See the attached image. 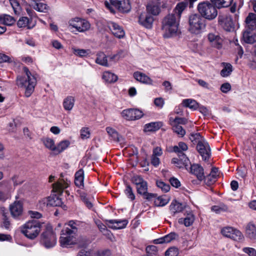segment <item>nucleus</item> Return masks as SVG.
<instances>
[{"instance_id": "f257e3e1", "label": "nucleus", "mask_w": 256, "mask_h": 256, "mask_svg": "<svg viewBox=\"0 0 256 256\" xmlns=\"http://www.w3.org/2000/svg\"><path fill=\"white\" fill-rule=\"evenodd\" d=\"M22 75L18 76L16 84L18 86L25 88L24 94L26 97L31 96L36 84V79L28 69L24 67Z\"/></svg>"}, {"instance_id": "f03ea898", "label": "nucleus", "mask_w": 256, "mask_h": 256, "mask_svg": "<svg viewBox=\"0 0 256 256\" xmlns=\"http://www.w3.org/2000/svg\"><path fill=\"white\" fill-rule=\"evenodd\" d=\"M180 20V19L173 13L168 14L164 18L162 22V28L164 31V38L173 37L179 34Z\"/></svg>"}, {"instance_id": "7ed1b4c3", "label": "nucleus", "mask_w": 256, "mask_h": 256, "mask_svg": "<svg viewBox=\"0 0 256 256\" xmlns=\"http://www.w3.org/2000/svg\"><path fill=\"white\" fill-rule=\"evenodd\" d=\"M197 8L200 16L202 18L208 20L215 18L218 15L216 6L208 2H203L199 3Z\"/></svg>"}, {"instance_id": "20e7f679", "label": "nucleus", "mask_w": 256, "mask_h": 256, "mask_svg": "<svg viewBox=\"0 0 256 256\" xmlns=\"http://www.w3.org/2000/svg\"><path fill=\"white\" fill-rule=\"evenodd\" d=\"M40 226V223L38 220H29L22 226L21 232L26 238L33 240L38 235Z\"/></svg>"}, {"instance_id": "39448f33", "label": "nucleus", "mask_w": 256, "mask_h": 256, "mask_svg": "<svg viewBox=\"0 0 256 256\" xmlns=\"http://www.w3.org/2000/svg\"><path fill=\"white\" fill-rule=\"evenodd\" d=\"M110 4L105 2L106 6L112 13L115 12L114 8L122 13L128 12L131 9V5L129 0H110Z\"/></svg>"}, {"instance_id": "423d86ee", "label": "nucleus", "mask_w": 256, "mask_h": 256, "mask_svg": "<svg viewBox=\"0 0 256 256\" xmlns=\"http://www.w3.org/2000/svg\"><path fill=\"white\" fill-rule=\"evenodd\" d=\"M189 31L192 34H198L205 26L204 20L198 14H192L188 20Z\"/></svg>"}, {"instance_id": "0eeeda50", "label": "nucleus", "mask_w": 256, "mask_h": 256, "mask_svg": "<svg viewBox=\"0 0 256 256\" xmlns=\"http://www.w3.org/2000/svg\"><path fill=\"white\" fill-rule=\"evenodd\" d=\"M76 232L71 230L68 228H66L62 231L60 238V242L62 246L68 247L76 244Z\"/></svg>"}, {"instance_id": "6e6552de", "label": "nucleus", "mask_w": 256, "mask_h": 256, "mask_svg": "<svg viewBox=\"0 0 256 256\" xmlns=\"http://www.w3.org/2000/svg\"><path fill=\"white\" fill-rule=\"evenodd\" d=\"M40 242L47 248H51L56 244V236L53 232L51 226H47L46 230L42 232L41 236Z\"/></svg>"}, {"instance_id": "1a4fd4ad", "label": "nucleus", "mask_w": 256, "mask_h": 256, "mask_svg": "<svg viewBox=\"0 0 256 256\" xmlns=\"http://www.w3.org/2000/svg\"><path fill=\"white\" fill-rule=\"evenodd\" d=\"M146 10L147 12L151 15L147 16L145 18V28H152L154 20L153 16L158 15L160 12V8L157 2H151L148 3Z\"/></svg>"}, {"instance_id": "9d476101", "label": "nucleus", "mask_w": 256, "mask_h": 256, "mask_svg": "<svg viewBox=\"0 0 256 256\" xmlns=\"http://www.w3.org/2000/svg\"><path fill=\"white\" fill-rule=\"evenodd\" d=\"M68 26L70 29L74 28L77 32H84L90 30V22L82 18H75L68 21Z\"/></svg>"}, {"instance_id": "9b49d317", "label": "nucleus", "mask_w": 256, "mask_h": 256, "mask_svg": "<svg viewBox=\"0 0 256 256\" xmlns=\"http://www.w3.org/2000/svg\"><path fill=\"white\" fill-rule=\"evenodd\" d=\"M222 234L226 238L232 240L240 242L244 240V236L241 232L231 226H225L221 229Z\"/></svg>"}, {"instance_id": "f8f14e48", "label": "nucleus", "mask_w": 256, "mask_h": 256, "mask_svg": "<svg viewBox=\"0 0 256 256\" xmlns=\"http://www.w3.org/2000/svg\"><path fill=\"white\" fill-rule=\"evenodd\" d=\"M170 198L166 195L156 196L154 194L145 192V204L146 202H153L154 204L157 206H164L167 204Z\"/></svg>"}, {"instance_id": "ddd939ff", "label": "nucleus", "mask_w": 256, "mask_h": 256, "mask_svg": "<svg viewBox=\"0 0 256 256\" xmlns=\"http://www.w3.org/2000/svg\"><path fill=\"white\" fill-rule=\"evenodd\" d=\"M143 114V112L137 108H126L120 112L121 116L126 120H138Z\"/></svg>"}, {"instance_id": "4468645a", "label": "nucleus", "mask_w": 256, "mask_h": 256, "mask_svg": "<svg viewBox=\"0 0 256 256\" xmlns=\"http://www.w3.org/2000/svg\"><path fill=\"white\" fill-rule=\"evenodd\" d=\"M238 22V18L234 16L233 20L232 16H226L219 18V22L223 28L226 31H231L234 30V24Z\"/></svg>"}, {"instance_id": "2eb2a0df", "label": "nucleus", "mask_w": 256, "mask_h": 256, "mask_svg": "<svg viewBox=\"0 0 256 256\" xmlns=\"http://www.w3.org/2000/svg\"><path fill=\"white\" fill-rule=\"evenodd\" d=\"M196 148L202 159L208 160L210 156V149L208 143L204 140L199 141Z\"/></svg>"}, {"instance_id": "dca6fc26", "label": "nucleus", "mask_w": 256, "mask_h": 256, "mask_svg": "<svg viewBox=\"0 0 256 256\" xmlns=\"http://www.w3.org/2000/svg\"><path fill=\"white\" fill-rule=\"evenodd\" d=\"M10 210L12 216L14 218H18L22 214V204L20 200H16L10 206Z\"/></svg>"}, {"instance_id": "f3484780", "label": "nucleus", "mask_w": 256, "mask_h": 256, "mask_svg": "<svg viewBox=\"0 0 256 256\" xmlns=\"http://www.w3.org/2000/svg\"><path fill=\"white\" fill-rule=\"evenodd\" d=\"M108 26L116 37L122 38L125 36V32L122 28L118 24L113 22H110L108 23Z\"/></svg>"}, {"instance_id": "a211bd4d", "label": "nucleus", "mask_w": 256, "mask_h": 256, "mask_svg": "<svg viewBox=\"0 0 256 256\" xmlns=\"http://www.w3.org/2000/svg\"><path fill=\"white\" fill-rule=\"evenodd\" d=\"M40 202L44 205L52 206H60L62 204L61 198L56 194H52L48 198H44L40 201Z\"/></svg>"}, {"instance_id": "6ab92c4d", "label": "nucleus", "mask_w": 256, "mask_h": 256, "mask_svg": "<svg viewBox=\"0 0 256 256\" xmlns=\"http://www.w3.org/2000/svg\"><path fill=\"white\" fill-rule=\"evenodd\" d=\"M70 184V181L67 180L60 179L52 184V192L56 193L58 194H60L63 190L69 186Z\"/></svg>"}, {"instance_id": "aec40b11", "label": "nucleus", "mask_w": 256, "mask_h": 256, "mask_svg": "<svg viewBox=\"0 0 256 256\" xmlns=\"http://www.w3.org/2000/svg\"><path fill=\"white\" fill-rule=\"evenodd\" d=\"M172 163L178 168H182L185 167L186 169H188L187 167L188 166L190 160L186 154L184 153H181V154H178V158H172Z\"/></svg>"}, {"instance_id": "412c9836", "label": "nucleus", "mask_w": 256, "mask_h": 256, "mask_svg": "<svg viewBox=\"0 0 256 256\" xmlns=\"http://www.w3.org/2000/svg\"><path fill=\"white\" fill-rule=\"evenodd\" d=\"M128 224V221L126 220H110L106 221L108 226L114 230L124 228Z\"/></svg>"}, {"instance_id": "4be33fe9", "label": "nucleus", "mask_w": 256, "mask_h": 256, "mask_svg": "<svg viewBox=\"0 0 256 256\" xmlns=\"http://www.w3.org/2000/svg\"><path fill=\"white\" fill-rule=\"evenodd\" d=\"M208 39L212 46L217 48H220L222 47V39L216 33L208 34Z\"/></svg>"}, {"instance_id": "5701e85b", "label": "nucleus", "mask_w": 256, "mask_h": 256, "mask_svg": "<svg viewBox=\"0 0 256 256\" xmlns=\"http://www.w3.org/2000/svg\"><path fill=\"white\" fill-rule=\"evenodd\" d=\"M243 40L248 44H252L256 42V30L246 29L242 36Z\"/></svg>"}, {"instance_id": "b1692460", "label": "nucleus", "mask_w": 256, "mask_h": 256, "mask_svg": "<svg viewBox=\"0 0 256 256\" xmlns=\"http://www.w3.org/2000/svg\"><path fill=\"white\" fill-rule=\"evenodd\" d=\"M132 182L136 186L138 193L144 196V181L142 177L134 176L132 177Z\"/></svg>"}, {"instance_id": "393cba45", "label": "nucleus", "mask_w": 256, "mask_h": 256, "mask_svg": "<svg viewBox=\"0 0 256 256\" xmlns=\"http://www.w3.org/2000/svg\"><path fill=\"white\" fill-rule=\"evenodd\" d=\"M246 236L252 240H256V224L253 222H250L246 226Z\"/></svg>"}, {"instance_id": "a878e982", "label": "nucleus", "mask_w": 256, "mask_h": 256, "mask_svg": "<svg viewBox=\"0 0 256 256\" xmlns=\"http://www.w3.org/2000/svg\"><path fill=\"white\" fill-rule=\"evenodd\" d=\"M75 98L72 96H66L62 101V106L66 112H70L74 108L75 104Z\"/></svg>"}, {"instance_id": "bb28decb", "label": "nucleus", "mask_w": 256, "mask_h": 256, "mask_svg": "<svg viewBox=\"0 0 256 256\" xmlns=\"http://www.w3.org/2000/svg\"><path fill=\"white\" fill-rule=\"evenodd\" d=\"M218 176V169L216 168H212L210 173L206 177L204 176V183L208 186H210L214 184L216 182Z\"/></svg>"}, {"instance_id": "cd10ccee", "label": "nucleus", "mask_w": 256, "mask_h": 256, "mask_svg": "<svg viewBox=\"0 0 256 256\" xmlns=\"http://www.w3.org/2000/svg\"><path fill=\"white\" fill-rule=\"evenodd\" d=\"M245 22L246 29L256 30V14L250 13L246 18Z\"/></svg>"}, {"instance_id": "c85d7f7f", "label": "nucleus", "mask_w": 256, "mask_h": 256, "mask_svg": "<svg viewBox=\"0 0 256 256\" xmlns=\"http://www.w3.org/2000/svg\"><path fill=\"white\" fill-rule=\"evenodd\" d=\"M190 172L196 175L197 178L202 180L204 178V173L203 168L198 164H194L191 166Z\"/></svg>"}, {"instance_id": "c756f323", "label": "nucleus", "mask_w": 256, "mask_h": 256, "mask_svg": "<svg viewBox=\"0 0 256 256\" xmlns=\"http://www.w3.org/2000/svg\"><path fill=\"white\" fill-rule=\"evenodd\" d=\"M178 238V234L175 232H170V234L155 240L156 244L168 243L176 240Z\"/></svg>"}, {"instance_id": "7c9ffc66", "label": "nucleus", "mask_w": 256, "mask_h": 256, "mask_svg": "<svg viewBox=\"0 0 256 256\" xmlns=\"http://www.w3.org/2000/svg\"><path fill=\"white\" fill-rule=\"evenodd\" d=\"M163 126L161 122H152L145 124V132H154Z\"/></svg>"}, {"instance_id": "2f4dec72", "label": "nucleus", "mask_w": 256, "mask_h": 256, "mask_svg": "<svg viewBox=\"0 0 256 256\" xmlns=\"http://www.w3.org/2000/svg\"><path fill=\"white\" fill-rule=\"evenodd\" d=\"M5 182L0 183V200H6L10 196V190L4 186Z\"/></svg>"}, {"instance_id": "473e14b6", "label": "nucleus", "mask_w": 256, "mask_h": 256, "mask_svg": "<svg viewBox=\"0 0 256 256\" xmlns=\"http://www.w3.org/2000/svg\"><path fill=\"white\" fill-rule=\"evenodd\" d=\"M84 172L82 169H80L75 174V184L78 187L84 186Z\"/></svg>"}, {"instance_id": "72a5a7b5", "label": "nucleus", "mask_w": 256, "mask_h": 256, "mask_svg": "<svg viewBox=\"0 0 256 256\" xmlns=\"http://www.w3.org/2000/svg\"><path fill=\"white\" fill-rule=\"evenodd\" d=\"M71 49L74 54L81 58L87 56L90 54V50L88 49H81L74 46L72 47Z\"/></svg>"}, {"instance_id": "f704fd0d", "label": "nucleus", "mask_w": 256, "mask_h": 256, "mask_svg": "<svg viewBox=\"0 0 256 256\" xmlns=\"http://www.w3.org/2000/svg\"><path fill=\"white\" fill-rule=\"evenodd\" d=\"M102 78L106 82L108 83L114 82L118 80V76L110 71L104 72Z\"/></svg>"}, {"instance_id": "c9c22d12", "label": "nucleus", "mask_w": 256, "mask_h": 256, "mask_svg": "<svg viewBox=\"0 0 256 256\" xmlns=\"http://www.w3.org/2000/svg\"><path fill=\"white\" fill-rule=\"evenodd\" d=\"M194 220V216L192 213H189L186 218H180L178 220V222L180 224H184L186 226H191Z\"/></svg>"}, {"instance_id": "e433bc0d", "label": "nucleus", "mask_w": 256, "mask_h": 256, "mask_svg": "<svg viewBox=\"0 0 256 256\" xmlns=\"http://www.w3.org/2000/svg\"><path fill=\"white\" fill-rule=\"evenodd\" d=\"M187 6V4L184 2H179L178 4L174 10V13L176 16L178 18H180L181 15L183 11L186 9Z\"/></svg>"}, {"instance_id": "4c0bfd02", "label": "nucleus", "mask_w": 256, "mask_h": 256, "mask_svg": "<svg viewBox=\"0 0 256 256\" xmlns=\"http://www.w3.org/2000/svg\"><path fill=\"white\" fill-rule=\"evenodd\" d=\"M96 62L102 66H108L107 56L104 52H100L97 54Z\"/></svg>"}, {"instance_id": "58836bf2", "label": "nucleus", "mask_w": 256, "mask_h": 256, "mask_svg": "<svg viewBox=\"0 0 256 256\" xmlns=\"http://www.w3.org/2000/svg\"><path fill=\"white\" fill-rule=\"evenodd\" d=\"M70 144V142L68 140L61 141L56 146L54 154H58L62 152L69 146Z\"/></svg>"}, {"instance_id": "ea45409f", "label": "nucleus", "mask_w": 256, "mask_h": 256, "mask_svg": "<svg viewBox=\"0 0 256 256\" xmlns=\"http://www.w3.org/2000/svg\"><path fill=\"white\" fill-rule=\"evenodd\" d=\"M106 131L108 135L114 140L120 142H122L123 138L118 134V132L114 128L111 127H107Z\"/></svg>"}, {"instance_id": "a19ab883", "label": "nucleus", "mask_w": 256, "mask_h": 256, "mask_svg": "<svg viewBox=\"0 0 256 256\" xmlns=\"http://www.w3.org/2000/svg\"><path fill=\"white\" fill-rule=\"evenodd\" d=\"M183 209V205L176 201H173L170 206V211L174 214L181 212Z\"/></svg>"}, {"instance_id": "79ce46f5", "label": "nucleus", "mask_w": 256, "mask_h": 256, "mask_svg": "<svg viewBox=\"0 0 256 256\" xmlns=\"http://www.w3.org/2000/svg\"><path fill=\"white\" fill-rule=\"evenodd\" d=\"M216 8H220L228 6L232 2V0H210Z\"/></svg>"}, {"instance_id": "37998d69", "label": "nucleus", "mask_w": 256, "mask_h": 256, "mask_svg": "<svg viewBox=\"0 0 256 256\" xmlns=\"http://www.w3.org/2000/svg\"><path fill=\"white\" fill-rule=\"evenodd\" d=\"M44 146L49 150L54 152L56 146L54 144V141L53 139L50 138H44L42 140Z\"/></svg>"}, {"instance_id": "c03bdc74", "label": "nucleus", "mask_w": 256, "mask_h": 256, "mask_svg": "<svg viewBox=\"0 0 256 256\" xmlns=\"http://www.w3.org/2000/svg\"><path fill=\"white\" fill-rule=\"evenodd\" d=\"M172 152L178 153V154H181L182 151H186L188 150L187 145L183 142H180L178 146H175L170 148Z\"/></svg>"}, {"instance_id": "a18cd8bd", "label": "nucleus", "mask_w": 256, "mask_h": 256, "mask_svg": "<svg viewBox=\"0 0 256 256\" xmlns=\"http://www.w3.org/2000/svg\"><path fill=\"white\" fill-rule=\"evenodd\" d=\"M182 104L184 106L193 110L196 109L198 106V103L195 100L190 98L184 100Z\"/></svg>"}, {"instance_id": "49530a36", "label": "nucleus", "mask_w": 256, "mask_h": 256, "mask_svg": "<svg viewBox=\"0 0 256 256\" xmlns=\"http://www.w3.org/2000/svg\"><path fill=\"white\" fill-rule=\"evenodd\" d=\"M18 26L20 28L27 27L30 28L33 27L34 25L31 26L30 20L27 17H22L18 20L17 23Z\"/></svg>"}, {"instance_id": "de8ad7c7", "label": "nucleus", "mask_w": 256, "mask_h": 256, "mask_svg": "<svg viewBox=\"0 0 256 256\" xmlns=\"http://www.w3.org/2000/svg\"><path fill=\"white\" fill-rule=\"evenodd\" d=\"M33 8L39 12H46L49 9V6L45 3L38 2L36 3Z\"/></svg>"}, {"instance_id": "09e8293b", "label": "nucleus", "mask_w": 256, "mask_h": 256, "mask_svg": "<svg viewBox=\"0 0 256 256\" xmlns=\"http://www.w3.org/2000/svg\"><path fill=\"white\" fill-rule=\"evenodd\" d=\"M0 22L5 25L11 26L15 22L14 18L9 15L0 16Z\"/></svg>"}, {"instance_id": "8fccbe9b", "label": "nucleus", "mask_w": 256, "mask_h": 256, "mask_svg": "<svg viewBox=\"0 0 256 256\" xmlns=\"http://www.w3.org/2000/svg\"><path fill=\"white\" fill-rule=\"evenodd\" d=\"M232 71V66L230 64H224V68L221 70L220 74L223 77L228 76Z\"/></svg>"}, {"instance_id": "3c124183", "label": "nucleus", "mask_w": 256, "mask_h": 256, "mask_svg": "<svg viewBox=\"0 0 256 256\" xmlns=\"http://www.w3.org/2000/svg\"><path fill=\"white\" fill-rule=\"evenodd\" d=\"M211 210L216 214H220L222 212L228 211V207L224 204H220L218 206H212L211 208Z\"/></svg>"}, {"instance_id": "603ef678", "label": "nucleus", "mask_w": 256, "mask_h": 256, "mask_svg": "<svg viewBox=\"0 0 256 256\" xmlns=\"http://www.w3.org/2000/svg\"><path fill=\"white\" fill-rule=\"evenodd\" d=\"M156 184L157 186L164 192H167L170 190V185L162 180H157Z\"/></svg>"}, {"instance_id": "864d4df0", "label": "nucleus", "mask_w": 256, "mask_h": 256, "mask_svg": "<svg viewBox=\"0 0 256 256\" xmlns=\"http://www.w3.org/2000/svg\"><path fill=\"white\" fill-rule=\"evenodd\" d=\"M9 2L12 8L16 14H20L21 10V6L20 2L18 0H9Z\"/></svg>"}, {"instance_id": "5fc2aeb1", "label": "nucleus", "mask_w": 256, "mask_h": 256, "mask_svg": "<svg viewBox=\"0 0 256 256\" xmlns=\"http://www.w3.org/2000/svg\"><path fill=\"white\" fill-rule=\"evenodd\" d=\"M170 124L172 126L174 131L176 134L182 137L185 135L186 131L182 126L178 124Z\"/></svg>"}, {"instance_id": "6e6d98bb", "label": "nucleus", "mask_w": 256, "mask_h": 256, "mask_svg": "<svg viewBox=\"0 0 256 256\" xmlns=\"http://www.w3.org/2000/svg\"><path fill=\"white\" fill-rule=\"evenodd\" d=\"M78 194L80 195L81 198V199L84 201L86 205L88 208H90L92 206V204L89 202L86 198V194L82 190H78L77 191Z\"/></svg>"}, {"instance_id": "4d7b16f0", "label": "nucleus", "mask_w": 256, "mask_h": 256, "mask_svg": "<svg viewBox=\"0 0 256 256\" xmlns=\"http://www.w3.org/2000/svg\"><path fill=\"white\" fill-rule=\"evenodd\" d=\"M178 250L176 247L169 248L165 252L166 256H178Z\"/></svg>"}, {"instance_id": "13d9d810", "label": "nucleus", "mask_w": 256, "mask_h": 256, "mask_svg": "<svg viewBox=\"0 0 256 256\" xmlns=\"http://www.w3.org/2000/svg\"><path fill=\"white\" fill-rule=\"evenodd\" d=\"M80 138L83 139H87L90 137V132L88 128H82L80 131Z\"/></svg>"}, {"instance_id": "bf43d9fd", "label": "nucleus", "mask_w": 256, "mask_h": 256, "mask_svg": "<svg viewBox=\"0 0 256 256\" xmlns=\"http://www.w3.org/2000/svg\"><path fill=\"white\" fill-rule=\"evenodd\" d=\"M124 193L127 197L133 200L135 198V196L132 192V188L129 185L126 186V188L124 190Z\"/></svg>"}, {"instance_id": "052dcab7", "label": "nucleus", "mask_w": 256, "mask_h": 256, "mask_svg": "<svg viewBox=\"0 0 256 256\" xmlns=\"http://www.w3.org/2000/svg\"><path fill=\"white\" fill-rule=\"evenodd\" d=\"M94 256H112V254L110 250H104L94 252Z\"/></svg>"}, {"instance_id": "680f3d73", "label": "nucleus", "mask_w": 256, "mask_h": 256, "mask_svg": "<svg viewBox=\"0 0 256 256\" xmlns=\"http://www.w3.org/2000/svg\"><path fill=\"white\" fill-rule=\"evenodd\" d=\"M170 124H186V120L184 118H176L172 120L171 118L170 120Z\"/></svg>"}, {"instance_id": "e2e57ef3", "label": "nucleus", "mask_w": 256, "mask_h": 256, "mask_svg": "<svg viewBox=\"0 0 256 256\" xmlns=\"http://www.w3.org/2000/svg\"><path fill=\"white\" fill-rule=\"evenodd\" d=\"M13 62L12 58L4 54L0 53V64L6 62L11 63Z\"/></svg>"}, {"instance_id": "0e129e2a", "label": "nucleus", "mask_w": 256, "mask_h": 256, "mask_svg": "<svg viewBox=\"0 0 256 256\" xmlns=\"http://www.w3.org/2000/svg\"><path fill=\"white\" fill-rule=\"evenodd\" d=\"M242 251L249 256H256V250L252 248H244Z\"/></svg>"}, {"instance_id": "69168bd1", "label": "nucleus", "mask_w": 256, "mask_h": 256, "mask_svg": "<svg viewBox=\"0 0 256 256\" xmlns=\"http://www.w3.org/2000/svg\"><path fill=\"white\" fill-rule=\"evenodd\" d=\"M134 76L137 81L142 83L144 82V76L142 72H136L134 73Z\"/></svg>"}, {"instance_id": "338daca9", "label": "nucleus", "mask_w": 256, "mask_h": 256, "mask_svg": "<svg viewBox=\"0 0 256 256\" xmlns=\"http://www.w3.org/2000/svg\"><path fill=\"white\" fill-rule=\"evenodd\" d=\"M96 224L100 230L102 232H104V234L108 235L110 234V232L106 229V226L100 222H96Z\"/></svg>"}, {"instance_id": "774afa93", "label": "nucleus", "mask_w": 256, "mask_h": 256, "mask_svg": "<svg viewBox=\"0 0 256 256\" xmlns=\"http://www.w3.org/2000/svg\"><path fill=\"white\" fill-rule=\"evenodd\" d=\"M78 256H94V252L90 250H82L78 253Z\"/></svg>"}]
</instances>
